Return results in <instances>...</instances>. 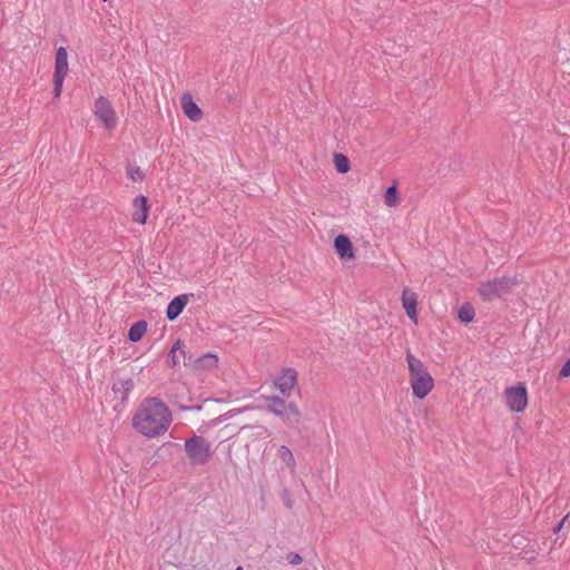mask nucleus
<instances>
[{
	"label": "nucleus",
	"instance_id": "nucleus-1",
	"mask_svg": "<svg viewBox=\"0 0 570 570\" xmlns=\"http://www.w3.org/2000/svg\"><path fill=\"white\" fill-rule=\"evenodd\" d=\"M173 421L171 412L160 400H145V438L164 435Z\"/></svg>",
	"mask_w": 570,
	"mask_h": 570
},
{
	"label": "nucleus",
	"instance_id": "nucleus-2",
	"mask_svg": "<svg viewBox=\"0 0 570 570\" xmlns=\"http://www.w3.org/2000/svg\"><path fill=\"white\" fill-rule=\"evenodd\" d=\"M406 362L413 395L417 399H424L432 391L434 380L426 366L410 352L406 353Z\"/></svg>",
	"mask_w": 570,
	"mask_h": 570
},
{
	"label": "nucleus",
	"instance_id": "nucleus-3",
	"mask_svg": "<svg viewBox=\"0 0 570 570\" xmlns=\"http://www.w3.org/2000/svg\"><path fill=\"white\" fill-rule=\"evenodd\" d=\"M184 449L190 465H205L214 454L210 442L204 436L196 434L186 439Z\"/></svg>",
	"mask_w": 570,
	"mask_h": 570
},
{
	"label": "nucleus",
	"instance_id": "nucleus-4",
	"mask_svg": "<svg viewBox=\"0 0 570 570\" xmlns=\"http://www.w3.org/2000/svg\"><path fill=\"white\" fill-rule=\"evenodd\" d=\"M515 277L502 276L480 284L479 294L484 301H493L502 294L510 293L518 284Z\"/></svg>",
	"mask_w": 570,
	"mask_h": 570
},
{
	"label": "nucleus",
	"instance_id": "nucleus-5",
	"mask_svg": "<svg viewBox=\"0 0 570 570\" xmlns=\"http://www.w3.org/2000/svg\"><path fill=\"white\" fill-rule=\"evenodd\" d=\"M504 397L508 407L512 412H522L528 405V392L524 384H518L517 386L507 387L504 391Z\"/></svg>",
	"mask_w": 570,
	"mask_h": 570
},
{
	"label": "nucleus",
	"instance_id": "nucleus-6",
	"mask_svg": "<svg viewBox=\"0 0 570 570\" xmlns=\"http://www.w3.org/2000/svg\"><path fill=\"white\" fill-rule=\"evenodd\" d=\"M95 114L102 121L107 129L116 127L117 117L110 101L105 97H99L95 102Z\"/></svg>",
	"mask_w": 570,
	"mask_h": 570
},
{
	"label": "nucleus",
	"instance_id": "nucleus-7",
	"mask_svg": "<svg viewBox=\"0 0 570 570\" xmlns=\"http://www.w3.org/2000/svg\"><path fill=\"white\" fill-rule=\"evenodd\" d=\"M297 383V372L294 368H285L281 375L275 379L274 385L283 396H289L292 390Z\"/></svg>",
	"mask_w": 570,
	"mask_h": 570
},
{
	"label": "nucleus",
	"instance_id": "nucleus-8",
	"mask_svg": "<svg viewBox=\"0 0 570 570\" xmlns=\"http://www.w3.org/2000/svg\"><path fill=\"white\" fill-rule=\"evenodd\" d=\"M402 306L409 318L417 323V295L409 287L402 291Z\"/></svg>",
	"mask_w": 570,
	"mask_h": 570
},
{
	"label": "nucleus",
	"instance_id": "nucleus-9",
	"mask_svg": "<svg viewBox=\"0 0 570 570\" xmlns=\"http://www.w3.org/2000/svg\"><path fill=\"white\" fill-rule=\"evenodd\" d=\"M181 108L184 114L191 121H199L203 118V111L197 106V104L193 100V97L189 94H184L180 98Z\"/></svg>",
	"mask_w": 570,
	"mask_h": 570
},
{
	"label": "nucleus",
	"instance_id": "nucleus-10",
	"mask_svg": "<svg viewBox=\"0 0 570 570\" xmlns=\"http://www.w3.org/2000/svg\"><path fill=\"white\" fill-rule=\"evenodd\" d=\"M334 247L341 259L351 261L355 257L352 243L345 235H338L335 237Z\"/></svg>",
	"mask_w": 570,
	"mask_h": 570
},
{
	"label": "nucleus",
	"instance_id": "nucleus-11",
	"mask_svg": "<svg viewBox=\"0 0 570 570\" xmlns=\"http://www.w3.org/2000/svg\"><path fill=\"white\" fill-rule=\"evenodd\" d=\"M188 303V295L181 294L176 296L174 299L170 301V303L167 306V318L169 321L176 320L179 314L183 312L184 307Z\"/></svg>",
	"mask_w": 570,
	"mask_h": 570
},
{
	"label": "nucleus",
	"instance_id": "nucleus-12",
	"mask_svg": "<svg viewBox=\"0 0 570 570\" xmlns=\"http://www.w3.org/2000/svg\"><path fill=\"white\" fill-rule=\"evenodd\" d=\"M56 61H55V71L53 76H58L59 78L61 76L67 75L68 72V53L65 47H59L56 50Z\"/></svg>",
	"mask_w": 570,
	"mask_h": 570
},
{
	"label": "nucleus",
	"instance_id": "nucleus-13",
	"mask_svg": "<svg viewBox=\"0 0 570 570\" xmlns=\"http://www.w3.org/2000/svg\"><path fill=\"white\" fill-rule=\"evenodd\" d=\"M273 414L281 416L286 423H298L301 417V412L293 402L288 403L286 409L273 410Z\"/></svg>",
	"mask_w": 570,
	"mask_h": 570
},
{
	"label": "nucleus",
	"instance_id": "nucleus-14",
	"mask_svg": "<svg viewBox=\"0 0 570 570\" xmlns=\"http://www.w3.org/2000/svg\"><path fill=\"white\" fill-rule=\"evenodd\" d=\"M277 456L285 464V466L289 469L291 473L295 472L296 461L289 448L286 445L278 446Z\"/></svg>",
	"mask_w": 570,
	"mask_h": 570
},
{
	"label": "nucleus",
	"instance_id": "nucleus-15",
	"mask_svg": "<svg viewBox=\"0 0 570 570\" xmlns=\"http://www.w3.org/2000/svg\"><path fill=\"white\" fill-rule=\"evenodd\" d=\"M218 364V358L215 354H204L203 356L196 360V368L198 370H213L216 368Z\"/></svg>",
	"mask_w": 570,
	"mask_h": 570
},
{
	"label": "nucleus",
	"instance_id": "nucleus-16",
	"mask_svg": "<svg viewBox=\"0 0 570 570\" xmlns=\"http://www.w3.org/2000/svg\"><path fill=\"white\" fill-rule=\"evenodd\" d=\"M184 342L178 340L174 343L171 350H170V353H169V364L170 366H176L177 364L180 363V355L183 356V358L185 357V351H184Z\"/></svg>",
	"mask_w": 570,
	"mask_h": 570
},
{
	"label": "nucleus",
	"instance_id": "nucleus-17",
	"mask_svg": "<svg viewBox=\"0 0 570 570\" xmlns=\"http://www.w3.org/2000/svg\"><path fill=\"white\" fill-rule=\"evenodd\" d=\"M135 384L132 379L128 377L126 380H119L117 383L112 385V391L115 393L122 392L124 396L122 400H125L129 392L134 389Z\"/></svg>",
	"mask_w": 570,
	"mask_h": 570
},
{
	"label": "nucleus",
	"instance_id": "nucleus-18",
	"mask_svg": "<svg viewBox=\"0 0 570 570\" xmlns=\"http://www.w3.org/2000/svg\"><path fill=\"white\" fill-rule=\"evenodd\" d=\"M474 308L471 304L466 303L464 305H462L459 309V313H458V318L462 322V323H470L472 322V320L474 318Z\"/></svg>",
	"mask_w": 570,
	"mask_h": 570
},
{
	"label": "nucleus",
	"instance_id": "nucleus-19",
	"mask_svg": "<svg viewBox=\"0 0 570 570\" xmlns=\"http://www.w3.org/2000/svg\"><path fill=\"white\" fill-rule=\"evenodd\" d=\"M384 202L387 207H395L400 203V197L395 185L390 186L386 189Z\"/></svg>",
	"mask_w": 570,
	"mask_h": 570
},
{
	"label": "nucleus",
	"instance_id": "nucleus-20",
	"mask_svg": "<svg viewBox=\"0 0 570 570\" xmlns=\"http://www.w3.org/2000/svg\"><path fill=\"white\" fill-rule=\"evenodd\" d=\"M128 340L134 343L142 340V320H139L131 325L128 332Z\"/></svg>",
	"mask_w": 570,
	"mask_h": 570
},
{
	"label": "nucleus",
	"instance_id": "nucleus-21",
	"mask_svg": "<svg viewBox=\"0 0 570 570\" xmlns=\"http://www.w3.org/2000/svg\"><path fill=\"white\" fill-rule=\"evenodd\" d=\"M334 165H335V169L341 174H345L350 170V160L343 154L334 155Z\"/></svg>",
	"mask_w": 570,
	"mask_h": 570
},
{
	"label": "nucleus",
	"instance_id": "nucleus-22",
	"mask_svg": "<svg viewBox=\"0 0 570 570\" xmlns=\"http://www.w3.org/2000/svg\"><path fill=\"white\" fill-rule=\"evenodd\" d=\"M134 208L132 220L142 224V194L134 198Z\"/></svg>",
	"mask_w": 570,
	"mask_h": 570
},
{
	"label": "nucleus",
	"instance_id": "nucleus-23",
	"mask_svg": "<svg viewBox=\"0 0 570 570\" xmlns=\"http://www.w3.org/2000/svg\"><path fill=\"white\" fill-rule=\"evenodd\" d=\"M132 426L142 434V403L138 405L134 417H132Z\"/></svg>",
	"mask_w": 570,
	"mask_h": 570
},
{
	"label": "nucleus",
	"instance_id": "nucleus-24",
	"mask_svg": "<svg viewBox=\"0 0 570 570\" xmlns=\"http://www.w3.org/2000/svg\"><path fill=\"white\" fill-rule=\"evenodd\" d=\"M268 400L271 401V404L267 406V410L272 413H273V410L278 411V410L287 407L286 402L278 396H272V397H268Z\"/></svg>",
	"mask_w": 570,
	"mask_h": 570
},
{
	"label": "nucleus",
	"instance_id": "nucleus-25",
	"mask_svg": "<svg viewBox=\"0 0 570 570\" xmlns=\"http://www.w3.org/2000/svg\"><path fill=\"white\" fill-rule=\"evenodd\" d=\"M127 174L132 180L142 179V170L140 167H134L130 164L127 165Z\"/></svg>",
	"mask_w": 570,
	"mask_h": 570
},
{
	"label": "nucleus",
	"instance_id": "nucleus-26",
	"mask_svg": "<svg viewBox=\"0 0 570 570\" xmlns=\"http://www.w3.org/2000/svg\"><path fill=\"white\" fill-rule=\"evenodd\" d=\"M63 79H65V76H61L60 78L58 76H53V95H55V97H60Z\"/></svg>",
	"mask_w": 570,
	"mask_h": 570
},
{
	"label": "nucleus",
	"instance_id": "nucleus-27",
	"mask_svg": "<svg viewBox=\"0 0 570 570\" xmlns=\"http://www.w3.org/2000/svg\"><path fill=\"white\" fill-rule=\"evenodd\" d=\"M282 498H283V502H284L285 507L289 510L293 509L294 500L288 490L283 491Z\"/></svg>",
	"mask_w": 570,
	"mask_h": 570
},
{
	"label": "nucleus",
	"instance_id": "nucleus-28",
	"mask_svg": "<svg viewBox=\"0 0 570 570\" xmlns=\"http://www.w3.org/2000/svg\"><path fill=\"white\" fill-rule=\"evenodd\" d=\"M287 560L293 566H297V564H301L303 559L302 557L298 554V553H295V552H291L288 556H287Z\"/></svg>",
	"mask_w": 570,
	"mask_h": 570
},
{
	"label": "nucleus",
	"instance_id": "nucleus-29",
	"mask_svg": "<svg viewBox=\"0 0 570 570\" xmlns=\"http://www.w3.org/2000/svg\"><path fill=\"white\" fill-rule=\"evenodd\" d=\"M564 521H566V518L561 520V522H560V523L558 524V527L556 528V531H559V530L562 528V525H563Z\"/></svg>",
	"mask_w": 570,
	"mask_h": 570
},
{
	"label": "nucleus",
	"instance_id": "nucleus-30",
	"mask_svg": "<svg viewBox=\"0 0 570 570\" xmlns=\"http://www.w3.org/2000/svg\"><path fill=\"white\" fill-rule=\"evenodd\" d=\"M144 210H145V214L147 213L148 208H147V199L145 198V207H144Z\"/></svg>",
	"mask_w": 570,
	"mask_h": 570
},
{
	"label": "nucleus",
	"instance_id": "nucleus-31",
	"mask_svg": "<svg viewBox=\"0 0 570 570\" xmlns=\"http://www.w3.org/2000/svg\"><path fill=\"white\" fill-rule=\"evenodd\" d=\"M138 253H140V248L137 249V258L139 259Z\"/></svg>",
	"mask_w": 570,
	"mask_h": 570
},
{
	"label": "nucleus",
	"instance_id": "nucleus-32",
	"mask_svg": "<svg viewBox=\"0 0 570 570\" xmlns=\"http://www.w3.org/2000/svg\"><path fill=\"white\" fill-rule=\"evenodd\" d=\"M236 570H243V568H242V567H238Z\"/></svg>",
	"mask_w": 570,
	"mask_h": 570
}]
</instances>
